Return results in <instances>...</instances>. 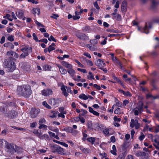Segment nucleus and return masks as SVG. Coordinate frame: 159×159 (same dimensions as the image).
Returning <instances> with one entry per match:
<instances>
[{
	"instance_id": "79ce46f5",
	"label": "nucleus",
	"mask_w": 159,
	"mask_h": 159,
	"mask_svg": "<svg viewBox=\"0 0 159 159\" xmlns=\"http://www.w3.org/2000/svg\"><path fill=\"white\" fill-rule=\"evenodd\" d=\"M104 134L106 136H109V132L108 129H105L103 130Z\"/></svg>"
},
{
	"instance_id": "aec40b11",
	"label": "nucleus",
	"mask_w": 159,
	"mask_h": 159,
	"mask_svg": "<svg viewBox=\"0 0 159 159\" xmlns=\"http://www.w3.org/2000/svg\"><path fill=\"white\" fill-rule=\"evenodd\" d=\"M57 66L59 68V71L61 74L65 75L67 73V71L66 70L63 68L61 65H57Z\"/></svg>"
},
{
	"instance_id": "9d476101",
	"label": "nucleus",
	"mask_w": 159,
	"mask_h": 159,
	"mask_svg": "<svg viewBox=\"0 0 159 159\" xmlns=\"http://www.w3.org/2000/svg\"><path fill=\"white\" fill-rule=\"evenodd\" d=\"M76 36L78 39L83 40L89 39V37L86 34L83 33H80L77 34Z\"/></svg>"
},
{
	"instance_id": "8fccbe9b",
	"label": "nucleus",
	"mask_w": 159,
	"mask_h": 159,
	"mask_svg": "<svg viewBox=\"0 0 159 159\" xmlns=\"http://www.w3.org/2000/svg\"><path fill=\"white\" fill-rule=\"evenodd\" d=\"M114 113L116 114H120L121 113V110L120 108H118L114 111Z\"/></svg>"
},
{
	"instance_id": "39448f33",
	"label": "nucleus",
	"mask_w": 159,
	"mask_h": 159,
	"mask_svg": "<svg viewBox=\"0 0 159 159\" xmlns=\"http://www.w3.org/2000/svg\"><path fill=\"white\" fill-rule=\"evenodd\" d=\"M16 145L13 143H9L7 142L6 143V147L8 149V151L11 154L15 153Z\"/></svg>"
},
{
	"instance_id": "473e14b6",
	"label": "nucleus",
	"mask_w": 159,
	"mask_h": 159,
	"mask_svg": "<svg viewBox=\"0 0 159 159\" xmlns=\"http://www.w3.org/2000/svg\"><path fill=\"white\" fill-rule=\"evenodd\" d=\"M154 143H153V145L156 148L159 150V140H154Z\"/></svg>"
},
{
	"instance_id": "a18cd8bd",
	"label": "nucleus",
	"mask_w": 159,
	"mask_h": 159,
	"mask_svg": "<svg viewBox=\"0 0 159 159\" xmlns=\"http://www.w3.org/2000/svg\"><path fill=\"white\" fill-rule=\"evenodd\" d=\"M90 42L92 45H93L97 44L98 43L97 40L96 39L91 40Z\"/></svg>"
},
{
	"instance_id": "864d4df0",
	"label": "nucleus",
	"mask_w": 159,
	"mask_h": 159,
	"mask_svg": "<svg viewBox=\"0 0 159 159\" xmlns=\"http://www.w3.org/2000/svg\"><path fill=\"white\" fill-rule=\"evenodd\" d=\"M77 70L80 71L84 73H87V71L86 69H82L80 68H78L77 69Z\"/></svg>"
},
{
	"instance_id": "9b49d317",
	"label": "nucleus",
	"mask_w": 159,
	"mask_h": 159,
	"mask_svg": "<svg viewBox=\"0 0 159 159\" xmlns=\"http://www.w3.org/2000/svg\"><path fill=\"white\" fill-rule=\"evenodd\" d=\"M22 68L26 72H29L30 70V66L27 63H22Z\"/></svg>"
},
{
	"instance_id": "e2e57ef3",
	"label": "nucleus",
	"mask_w": 159,
	"mask_h": 159,
	"mask_svg": "<svg viewBox=\"0 0 159 159\" xmlns=\"http://www.w3.org/2000/svg\"><path fill=\"white\" fill-rule=\"evenodd\" d=\"M13 53H14V52L11 51H8L7 53V55L8 56H13Z\"/></svg>"
},
{
	"instance_id": "f03ea898",
	"label": "nucleus",
	"mask_w": 159,
	"mask_h": 159,
	"mask_svg": "<svg viewBox=\"0 0 159 159\" xmlns=\"http://www.w3.org/2000/svg\"><path fill=\"white\" fill-rule=\"evenodd\" d=\"M4 65V67L7 69V71L9 72L13 71L16 68L14 62L11 60L5 61Z\"/></svg>"
},
{
	"instance_id": "49530a36",
	"label": "nucleus",
	"mask_w": 159,
	"mask_h": 159,
	"mask_svg": "<svg viewBox=\"0 0 159 159\" xmlns=\"http://www.w3.org/2000/svg\"><path fill=\"white\" fill-rule=\"evenodd\" d=\"M134 153H133L136 156L139 157L141 156V151H138L136 152L134 151Z\"/></svg>"
},
{
	"instance_id": "603ef678",
	"label": "nucleus",
	"mask_w": 159,
	"mask_h": 159,
	"mask_svg": "<svg viewBox=\"0 0 159 159\" xmlns=\"http://www.w3.org/2000/svg\"><path fill=\"white\" fill-rule=\"evenodd\" d=\"M35 23L39 26V27H44V25H43L42 24L40 23L38 21H37L36 20H35Z\"/></svg>"
},
{
	"instance_id": "f704fd0d",
	"label": "nucleus",
	"mask_w": 159,
	"mask_h": 159,
	"mask_svg": "<svg viewBox=\"0 0 159 159\" xmlns=\"http://www.w3.org/2000/svg\"><path fill=\"white\" fill-rule=\"evenodd\" d=\"M79 98L80 99H82L84 100H86L88 99L87 95H86L84 93H82L79 96Z\"/></svg>"
},
{
	"instance_id": "a211bd4d",
	"label": "nucleus",
	"mask_w": 159,
	"mask_h": 159,
	"mask_svg": "<svg viewBox=\"0 0 159 159\" xmlns=\"http://www.w3.org/2000/svg\"><path fill=\"white\" fill-rule=\"evenodd\" d=\"M61 64L62 66L68 69L73 68V66L71 64L69 63L66 61H62L61 62Z\"/></svg>"
},
{
	"instance_id": "ea45409f",
	"label": "nucleus",
	"mask_w": 159,
	"mask_h": 159,
	"mask_svg": "<svg viewBox=\"0 0 159 159\" xmlns=\"http://www.w3.org/2000/svg\"><path fill=\"white\" fill-rule=\"evenodd\" d=\"M59 111L60 113L63 114H66L67 113L66 111L64 110V108L63 107L59 108Z\"/></svg>"
},
{
	"instance_id": "0e129e2a",
	"label": "nucleus",
	"mask_w": 159,
	"mask_h": 159,
	"mask_svg": "<svg viewBox=\"0 0 159 159\" xmlns=\"http://www.w3.org/2000/svg\"><path fill=\"white\" fill-rule=\"evenodd\" d=\"M46 150L44 149H40L37 151V153L40 154V153H43L45 152Z\"/></svg>"
},
{
	"instance_id": "c85d7f7f",
	"label": "nucleus",
	"mask_w": 159,
	"mask_h": 159,
	"mask_svg": "<svg viewBox=\"0 0 159 159\" xmlns=\"http://www.w3.org/2000/svg\"><path fill=\"white\" fill-rule=\"evenodd\" d=\"M32 13L34 15H35L37 13L38 15H39L40 13V9L38 8H34L32 10Z\"/></svg>"
},
{
	"instance_id": "37998d69",
	"label": "nucleus",
	"mask_w": 159,
	"mask_h": 159,
	"mask_svg": "<svg viewBox=\"0 0 159 159\" xmlns=\"http://www.w3.org/2000/svg\"><path fill=\"white\" fill-rule=\"evenodd\" d=\"M42 104L44 106L48 109H51L52 108L51 107L48 105L46 101L43 102H42Z\"/></svg>"
},
{
	"instance_id": "dca6fc26",
	"label": "nucleus",
	"mask_w": 159,
	"mask_h": 159,
	"mask_svg": "<svg viewBox=\"0 0 159 159\" xmlns=\"http://www.w3.org/2000/svg\"><path fill=\"white\" fill-rule=\"evenodd\" d=\"M111 15L112 16V18L113 19H116L118 21H120L121 20V17L119 14H116V13H112Z\"/></svg>"
},
{
	"instance_id": "2f4dec72",
	"label": "nucleus",
	"mask_w": 159,
	"mask_h": 159,
	"mask_svg": "<svg viewBox=\"0 0 159 159\" xmlns=\"http://www.w3.org/2000/svg\"><path fill=\"white\" fill-rule=\"evenodd\" d=\"M16 15L19 18H21L23 17V13L21 11H18L16 13Z\"/></svg>"
},
{
	"instance_id": "cd10ccee",
	"label": "nucleus",
	"mask_w": 159,
	"mask_h": 159,
	"mask_svg": "<svg viewBox=\"0 0 159 159\" xmlns=\"http://www.w3.org/2000/svg\"><path fill=\"white\" fill-rule=\"evenodd\" d=\"M33 133L37 136H38L39 138H41V135L42 133L41 130H34L33 131Z\"/></svg>"
},
{
	"instance_id": "6e6552de",
	"label": "nucleus",
	"mask_w": 159,
	"mask_h": 159,
	"mask_svg": "<svg viewBox=\"0 0 159 159\" xmlns=\"http://www.w3.org/2000/svg\"><path fill=\"white\" fill-rule=\"evenodd\" d=\"M41 93L42 95L45 96H48L50 95H52L53 92L51 89H47L43 90L42 91Z\"/></svg>"
},
{
	"instance_id": "c03bdc74",
	"label": "nucleus",
	"mask_w": 159,
	"mask_h": 159,
	"mask_svg": "<svg viewBox=\"0 0 159 159\" xmlns=\"http://www.w3.org/2000/svg\"><path fill=\"white\" fill-rule=\"evenodd\" d=\"M81 111L82 112L80 114V116H84L88 113V112L87 111L84 109H82Z\"/></svg>"
},
{
	"instance_id": "2eb2a0df",
	"label": "nucleus",
	"mask_w": 159,
	"mask_h": 159,
	"mask_svg": "<svg viewBox=\"0 0 159 159\" xmlns=\"http://www.w3.org/2000/svg\"><path fill=\"white\" fill-rule=\"evenodd\" d=\"M21 51L23 52L24 53L27 52L28 54L29 53L32 52V50L31 48L25 46V47L21 49Z\"/></svg>"
},
{
	"instance_id": "13d9d810",
	"label": "nucleus",
	"mask_w": 159,
	"mask_h": 159,
	"mask_svg": "<svg viewBox=\"0 0 159 159\" xmlns=\"http://www.w3.org/2000/svg\"><path fill=\"white\" fill-rule=\"evenodd\" d=\"M48 40L50 41H54L55 42H57V41L56 40L54 39V38L52 36V35H51L50 37H48Z\"/></svg>"
},
{
	"instance_id": "bb28decb",
	"label": "nucleus",
	"mask_w": 159,
	"mask_h": 159,
	"mask_svg": "<svg viewBox=\"0 0 159 159\" xmlns=\"http://www.w3.org/2000/svg\"><path fill=\"white\" fill-rule=\"evenodd\" d=\"M67 72L72 77H74V75L75 73V71L73 69V68H71L70 69H68L67 70Z\"/></svg>"
},
{
	"instance_id": "58836bf2",
	"label": "nucleus",
	"mask_w": 159,
	"mask_h": 159,
	"mask_svg": "<svg viewBox=\"0 0 159 159\" xmlns=\"http://www.w3.org/2000/svg\"><path fill=\"white\" fill-rule=\"evenodd\" d=\"M88 128L90 129H93V124L91 121H89L87 123Z\"/></svg>"
},
{
	"instance_id": "69168bd1",
	"label": "nucleus",
	"mask_w": 159,
	"mask_h": 159,
	"mask_svg": "<svg viewBox=\"0 0 159 159\" xmlns=\"http://www.w3.org/2000/svg\"><path fill=\"white\" fill-rule=\"evenodd\" d=\"M45 122V120L44 118H41L39 120V122L40 124L44 123Z\"/></svg>"
},
{
	"instance_id": "7ed1b4c3",
	"label": "nucleus",
	"mask_w": 159,
	"mask_h": 159,
	"mask_svg": "<svg viewBox=\"0 0 159 159\" xmlns=\"http://www.w3.org/2000/svg\"><path fill=\"white\" fill-rule=\"evenodd\" d=\"M143 103L141 101L138 102L137 103V106L133 110L134 115L138 116L141 114L143 111Z\"/></svg>"
},
{
	"instance_id": "b1692460",
	"label": "nucleus",
	"mask_w": 159,
	"mask_h": 159,
	"mask_svg": "<svg viewBox=\"0 0 159 159\" xmlns=\"http://www.w3.org/2000/svg\"><path fill=\"white\" fill-rule=\"evenodd\" d=\"M23 151L22 148L17 146H15V152H17L18 153H21Z\"/></svg>"
},
{
	"instance_id": "f3484780",
	"label": "nucleus",
	"mask_w": 159,
	"mask_h": 159,
	"mask_svg": "<svg viewBox=\"0 0 159 159\" xmlns=\"http://www.w3.org/2000/svg\"><path fill=\"white\" fill-rule=\"evenodd\" d=\"M131 144L129 140H125V142L122 145V147L124 149H126L128 148Z\"/></svg>"
},
{
	"instance_id": "4c0bfd02",
	"label": "nucleus",
	"mask_w": 159,
	"mask_h": 159,
	"mask_svg": "<svg viewBox=\"0 0 159 159\" xmlns=\"http://www.w3.org/2000/svg\"><path fill=\"white\" fill-rule=\"evenodd\" d=\"M11 112L12 114V116H11V117L12 118H14L18 115V114L17 112L14 110L12 111Z\"/></svg>"
},
{
	"instance_id": "3c124183",
	"label": "nucleus",
	"mask_w": 159,
	"mask_h": 159,
	"mask_svg": "<svg viewBox=\"0 0 159 159\" xmlns=\"http://www.w3.org/2000/svg\"><path fill=\"white\" fill-rule=\"evenodd\" d=\"M89 74L90 75L89 76H88V78L89 80H92V79H94V76L92 74V73L91 72H89Z\"/></svg>"
},
{
	"instance_id": "a878e982",
	"label": "nucleus",
	"mask_w": 159,
	"mask_h": 159,
	"mask_svg": "<svg viewBox=\"0 0 159 159\" xmlns=\"http://www.w3.org/2000/svg\"><path fill=\"white\" fill-rule=\"evenodd\" d=\"M4 46L5 47H8L10 49H13L14 48V45L12 43L10 42H8L5 43L4 44Z\"/></svg>"
},
{
	"instance_id": "052dcab7",
	"label": "nucleus",
	"mask_w": 159,
	"mask_h": 159,
	"mask_svg": "<svg viewBox=\"0 0 159 159\" xmlns=\"http://www.w3.org/2000/svg\"><path fill=\"white\" fill-rule=\"evenodd\" d=\"M33 37L34 39L36 41L38 42V39L35 33H33Z\"/></svg>"
},
{
	"instance_id": "4d7b16f0",
	"label": "nucleus",
	"mask_w": 159,
	"mask_h": 159,
	"mask_svg": "<svg viewBox=\"0 0 159 159\" xmlns=\"http://www.w3.org/2000/svg\"><path fill=\"white\" fill-rule=\"evenodd\" d=\"M124 95L126 96L130 97L131 96V93L128 91L125 92Z\"/></svg>"
},
{
	"instance_id": "393cba45",
	"label": "nucleus",
	"mask_w": 159,
	"mask_h": 159,
	"mask_svg": "<svg viewBox=\"0 0 159 159\" xmlns=\"http://www.w3.org/2000/svg\"><path fill=\"white\" fill-rule=\"evenodd\" d=\"M87 46L89 48L90 50L92 51L96 50L97 49L96 46L93 45L88 44L87 45Z\"/></svg>"
},
{
	"instance_id": "ddd939ff",
	"label": "nucleus",
	"mask_w": 159,
	"mask_h": 159,
	"mask_svg": "<svg viewBox=\"0 0 159 159\" xmlns=\"http://www.w3.org/2000/svg\"><path fill=\"white\" fill-rule=\"evenodd\" d=\"M48 102L51 105L57 106L58 104V100L55 98H51L49 100Z\"/></svg>"
},
{
	"instance_id": "5701e85b",
	"label": "nucleus",
	"mask_w": 159,
	"mask_h": 159,
	"mask_svg": "<svg viewBox=\"0 0 159 159\" xmlns=\"http://www.w3.org/2000/svg\"><path fill=\"white\" fill-rule=\"evenodd\" d=\"M127 3L125 1H124L121 5V11L122 12H125L126 10Z\"/></svg>"
},
{
	"instance_id": "c756f323",
	"label": "nucleus",
	"mask_w": 159,
	"mask_h": 159,
	"mask_svg": "<svg viewBox=\"0 0 159 159\" xmlns=\"http://www.w3.org/2000/svg\"><path fill=\"white\" fill-rule=\"evenodd\" d=\"M101 129V125L98 123H93V129L96 130H99Z\"/></svg>"
},
{
	"instance_id": "09e8293b",
	"label": "nucleus",
	"mask_w": 159,
	"mask_h": 159,
	"mask_svg": "<svg viewBox=\"0 0 159 159\" xmlns=\"http://www.w3.org/2000/svg\"><path fill=\"white\" fill-rule=\"evenodd\" d=\"M14 36L11 35L7 37V39L11 42H12L14 40Z\"/></svg>"
},
{
	"instance_id": "412c9836",
	"label": "nucleus",
	"mask_w": 159,
	"mask_h": 159,
	"mask_svg": "<svg viewBox=\"0 0 159 159\" xmlns=\"http://www.w3.org/2000/svg\"><path fill=\"white\" fill-rule=\"evenodd\" d=\"M83 61H82L84 63H85V62L87 63V65L89 66H91L93 65V64L92 61L90 60L87 59L85 57H83Z\"/></svg>"
},
{
	"instance_id": "20e7f679",
	"label": "nucleus",
	"mask_w": 159,
	"mask_h": 159,
	"mask_svg": "<svg viewBox=\"0 0 159 159\" xmlns=\"http://www.w3.org/2000/svg\"><path fill=\"white\" fill-rule=\"evenodd\" d=\"M152 28L151 24L149 23L148 24H146L145 27L143 28L138 27V29L139 31H140L141 32L148 34L149 33V30Z\"/></svg>"
},
{
	"instance_id": "1a4fd4ad",
	"label": "nucleus",
	"mask_w": 159,
	"mask_h": 159,
	"mask_svg": "<svg viewBox=\"0 0 159 159\" xmlns=\"http://www.w3.org/2000/svg\"><path fill=\"white\" fill-rule=\"evenodd\" d=\"M54 149L59 154L61 155H64V151L63 148L60 147H58L57 145H55L53 146Z\"/></svg>"
},
{
	"instance_id": "bf43d9fd",
	"label": "nucleus",
	"mask_w": 159,
	"mask_h": 159,
	"mask_svg": "<svg viewBox=\"0 0 159 159\" xmlns=\"http://www.w3.org/2000/svg\"><path fill=\"white\" fill-rule=\"evenodd\" d=\"M93 5L94 7L97 9H99L100 7L98 5L97 2H96L93 3Z\"/></svg>"
},
{
	"instance_id": "72a5a7b5",
	"label": "nucleus",
	"mask_w": 159,
	"mask_h": 159,
	"mask_svg": "<svg viewBox=\"0 0 159 159\" xmlns=\"http://www.w3.org/2000/svg\"><path fill=\"white\" fill-rule=\"evenodd\" d=\"M61 90L62 92V93H63L64 95L66 97H67L68 96V93L66 92V90L64 86H62L61 88Z\"/></svg>"
},
{
	"instance_id": "7c9ffc66",
	"label": "nucleus",
	"mask_w": 159,
	"mask_h": 159,
	"mask_svg": "<svg viewBox=\"0 0 159 159\" xmlns=\"http://www.w3.org/2000/svg\"><path fill=\"white\" fill-rule=\"evenodd\" d=\"M147 98H151L152 99H156L158 98V96H153L151 94L148 93L146 95Z\"/></svg>"
},
{
	"instance_id": "6e6d98bb",
	"label": "nucleus",
	"mask_w": 159,
	"mask_h": 159,
	"mask_svg": "<svg viewBox=\"0 0 159 159\" xmlns=\"http://www.w3.org/2000/svg\"><path fill=\"white\" fill-rule=\"evenodd\" d=\"M48 48V52H50L52 51L55 50V48L54 47L52 46L51 45H50Z\"/></svg>"
},
{
	"instance_id": "774afa93",
	"label": "nucleus",
	"mask_w": 159,
	"mask_h": 159,
	"mask_svg": "<svg viewBox=\"0 0 159 159\" xmlns=\"http://www.w3.org/2000/svg\"><path fill=\"white\" fill-rule=\"evenodd\" d=\"M155 132L157 133L159 132V125H158L156 126L155 127Z\"/></svg>"
},
{
	"instance_id": "338daca9",
	"label": "nucleus",
	"mask_w": 159,
	"mask_h": 159,
	"mask_svg": "<svg viewBox=\"0 0 159 159\" xmlns=\"http://www.w3.org/2000/svg\"><path fill=\"white\" fill-rule=\"evenodd\" d=\"M113 119L115 121L118 122L120 121L121 120V119L120 118H117L116 116L114 117Z\"/></svg>"
},
{
	"instance_id": "0eeeda50",
	"label": "nucleus",
	"mask_w": 159,
	"mask_h": 159,
	"mask_svg": "<svg viewBox=\"0 0 159 159\" xmlns=\"http://www.w3.org/2000/svg\"><path fill=\"white\" fill-rule=\"evenodd\" d=\"M130 126L132 128L135 126L136 129H138L140 127V124L138 123L137 120L132 119L130 122Z\"/></svg>"
},
{
	"instance_id": "e433bc0d",
	"label": "nucleus",
	"mask_w": 159,
	"mask_h": 159,
	"mask_svg": "<svg viewBox=\"0 0 159 159\" xmlns=\"http://www.w3.org/2000/svg\"><path fill=\"white\" fill-rule=\"evenodd\" d=\"M48 133L50 136L53 137L56 139H59V138L58 136L56 135L55 133L50 131Z\"/></svg>"
},
{
	"instance_id": "4468645a",
	"label": "nucleus",
	"mask_w": 159,
	"mask_h": 159,
	"mask_svg": "<svg viewBox=\"0 0 159 159\" xmlns=\"http://www.w3.org/2000/svg\"><path fill=\"white\" fill-rule=\"evenodd\" d=\"M82 31L85 33H90L92 31V30L91 28L88 25H86L84 26L82 28Z\"/></svg>"
},
{
	"instance_id": "5fc2aeb1",
	"label": "nucleus",
	"mask_w": 159,
	"mask_h": 159,
	"mask_svg": "<svg viewBox=\"0 0 159 159\" xmlns=\"http://www.w3.org/2000/svg\"><path fill=\"white\" fill-rule=\"evenodd\" d=\"M150 126V125H146L143 129V131L145 132L148 130V128H149Z\"/></svg>"
},
{
	"instance_id": "f257e3e1",
	"label": "nucleus",
	"mask_w": 159,
	"mask_h": 159,
	"mask_svg": "<svg viewBox=\"0 0 159 159\" xmlns=\"http://www.w3.org/2000/svg\"><path fill=\"white\" fill-rule=\"evenodd\" d=\"M17 93L19 95L28 98L32 94V91L30 86L28 85H23L17 87Z\"/></svg>"
},
{
	"instance_id": "c9c22d12",
	"label": "nucleus",
	"mask_w": 159,
	"mask_h": 159,
	"mask_svg": "<svg viewBox=\"0 0 159 159\" xmlns=\"http://www.w3.org/2000/svg\"><path fill=\"white\" fill-rule=\"evenodd\" d=\"M53 141L54 142L56 143H57L60 144L61 145L65 147H68V145L65 143L61 142H60L56 140H53Z\"/></svg>"
},
{
	"instance_id": "423d86ee",
	"label": "nucleus",
	"mask_w": 159,
	"mask_h": 159,
	"mask_svg": "<svg viewBox=\"0 0 159 159\" xmlns=\"http://www.w3.org/2000/svg\"><path fill=\"white\" fill-rule=\"evenodd\" d=\"M39 112V109L32 108L30 112V116L32 118H34L37 116Z\"/></svg>"
},
{
	"instance_id": "de8ad7c7",
	"label": "nucleus",
	"mask_w": 159,
	"mask_h": 159,
	"mask_svg": "<svg viewBox=\"0 0 159 159\" xmlns=\"http://www.w3.org/2000/svg\"><path fill=\"white\" fill-rule=\"evenodd\" d=\"M28 55V54L27 52H25V53H23L20 55V58H24Z\"/></svg>"
},
{
	"instance_id": "4be33fe9",
	"label": "nucleus",
	"mask_w": 159,
	"mask_h": 159,
	"mask_svg": "<svg viewBox=\"0 0 159 159\" xmlns=\"http://www.w3.org/2000/svg\"><path fill=\"white\" fill-rule=\"evenodd\" d=\"M64 130L67 132L72 133L73 134H74V133H77V131L73 130L71 127H66L64 129Z\"/></svg>"
},
{
	"instance_id": "6ab92c4d",
	"label": "nucleus",
	"mask_w": 159,
	"mask_h": 159,
	"mask_svg": "<svg viewBox=\"0 0 159 159\" xmlns=\"http://www.w3.org/2000/svg\"><path fill=\"white\" fill-rule=\"evenodd\" d=\"M110 54L111 57V59L114 63H116L117 64H120V62L116 57H114V53H111Z\"/></svg>"
},
{
	"instance_id": "f8f14e48",
	"label": "nucleus",
	"mask_w": 159,
	"mask_h": 159,
	"mask_svg": "<svg viewBox=\"0 0 159 159\" xmlns=\"http://www.w3.org/2000/svg\"><path fill=\"white\" fill-rule=\"evenodd\" d=\"M95 64L100 69L102 67H103L105 66V63L103 60L101 59H99L96 61Z\"/></svg>"
},
{
	"instance_id": "680f3d73",
	"label": "nucleus",
	"mask_w": 159,
	"mask_h": 159,
	"mask_svg": "<svg viewBox=\"0 0 159 159\" xmlns=\"http://www.w3.org/2000/svg\"><path fill=\"white\" fill-rule=\"evenodd\" d=\"M48 126L47 125H45L40 124L39 125V129H41L43 128H46Z\"/></svg>"
},
{
	"instance_id": "a19ab883",
	"label": "nucleus",
	"mask_w": 159,
	"mask_h": 159,
	"mask_svg": "<svg viewBox=\"0 0 159 159\" xmlns=\"http://www.w3.org/2000/svg\"><path fill=\"white\" fill-rule=\"evenodd\" d=\"M51 67L47 65H44L43 67V69L44 70H50Z\"/></svg>"
}]
</instances>
